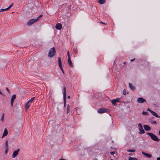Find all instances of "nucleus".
<instances>
[{
    "label": "nucleus",
    "mask_w": 160,
    "mask_h": 160,
    "mask_svg": "<svg viewBox=\"0 0 160 160\" xmlns=\"http://www.w3.org/2000/svg\"><path fill=\"white\" fill-rule=\"evenodd\" d=\"M56 54V51L54 48H51L49 51L48 56L49 58H52Z\"/></svg>",
    "instance_id": "f257e3e1"
},
{
    "label": "nucleus",
    "mask_w": 160,
    "mask_h": 160,
    "mask_svg": "<svg viewBox=\"0 0 160 160\" xmlns=\"http://www.w3.org/2000/svg\"><path fill=\"white\" fill-rule=\"evenodd\" d=\"M147 134L153 140L156 142H159L160 141L159 138L154 134L151 132H147Z\"/></svg>",
    "instance_id": "f03ea898"
},
{
    "label": "nucleus",
    "mask_w": 160,
    "mask_h": 160,
    "mask_svg": "<svg viewBox=\"0 0 160 160\" xmlns=\"http://www.w3.org/2000/svg\"><path fill=\"white\" fill-rule=\"evenodd\" d=\"M63 97L64 107H65L66 102V89L65 87H64L63 89Z\"/></svg>",
    "instance_id": "7ed1b4c3"
},
{
    "label": "nucleus",
    "mask_w": 160,
    "mask_h": 160,
    "mask_svg": "<svg viewBox=\"0 0 160 160\" xmlns=\"http://www.w3.org/2000/svg\"><path fill=\"white\" fill-rule=\"evenodd\" d=\"M138 127H139L138 129L139 131V133L141 134L144 133L145 131L142 128V124L140 123H138Z\"/></svg>",
    "instance_id": "20e7f679"
},
{
    "label": "nucleus",
    "mask_w": 160,
    "mask_h": 160,
    "mask_svg": "<svg viewBox=\"0 0 160 160\" xmlns=\"http://www.w3.org/2000/svg\"><path fill=\"white\" fill-rule=\"evenodd\" d=\"M38 21V19H32L28 21L27 23V25L30 26L34 23Z\"/></svg>",
    "instance_id": "39448f33"
},
{
    "label": "nucleus",
    "mask_w": 160,
    "mask_h": 160,
    "mask_svg": "<svg viewBox=\"0 0 160 160\" xmlns=\"http://www.w3.org/2000/svg\"><path fill=\"white\" fill-rule=\"evenodd\" d=\"M108 110V109L106 108H100L98 109V112L99 113H103L107 112Z\"/></svg>",
    "instance_id": "423d86ee"
},
{
    "label": "nucleus",
    "mask_w": 160,
    "mask_h": 160,
    "mask_svg": "<svg viewBox=\"0 0 160 160\" xmlns=\"http://www.w3.org/2000/svg\"><path fill=\"white\" fill-rule=\"evenodd\" d=\"M19 151L20 149L19 148H18L17 151H14L12 154V157L13 158H14L16 157L17 155H18V152Z\"/></svg>",
    "instance_id": "0eeeda50"
},
{
    "label": "nucleus",
    "mask_w": 160,
    "mask_h": 160,
    "mask_svg": "<svg viewBox=\"0 0 160 160\" xmlns=\"http://www.w3.org/2000/svg\"><path fill=\"white\" fill-rule=\"evenodd\" d=\"M137 102L139 103H142L146 101V100L142 98H139L137 99Z\"/></svg>",
    "instance_id": "6e6552de"
},
{
    "label": "nucleus",
    "mask_w": 160,
    "mask_h": 160,
    "mask_svg": "<svg viewBox=\"0 0 160 160\" xmlns=\"http://www.w3.org/2000/svg\"><path fill=\"white\" fill-rule=\"evenodd\" d=\"M55 28L58 30H61L62 28V25L60 23H58L56 25Z\"/></svg>",
    "instance_id": "1a4fd4ad"
},
{
    "label": "nucleus",
    "mask_w": 160,
    "mask_h": 160,
    "mask_svg": "<svg viewBox=\"0 0 160 160\" xmlns=\"http://www.w3.org/2000/svg\"><path fill=\"white\" fill-rule=\"evenodd\" d=\"M8 134V132L6 128L4 129V132L2 137V138H3L5 136H7Z\"/></svg>",
    "instance_id": "9d476101"
},
{
    "label": "nucleus",
    "mask_w": 160,
    "mask_h": 160,
    "mask_svg": "<svg viewBox=\"0 0 160 160\" xmlns=\"http://www.w3.org/2000/svg\"><path fill=\"white\" fill-rule=\"evenodd\" d=\"M142 153L143 155L147 157L148 158H150L152 157V155L148 153L145 152L143 151H142Z\"/></svg>",
    "instance_id": "9b49d317"
},
{
    "label": "nucleus",
    "mask_w": 160,
    "mask_h": 160,
    "mask_svg": "<svg viewBox=\"0 0 160 160\" xmlns=\"http://www.w3.org/2000/svg\"><path fill=\"white\" fill-rule=\"evenodd\" d=\"M143 127L144 129L146 131H148L151 130V127L148 125H144Z\"/></svg>",
    "instance_id": "f8f14e48"
},
{
    "label": "nucleus",
    "mask_w": 160,
    "mask_h": 160,
    "mask_svg": "<svg viewBox=\"0 0 160 160\" xmlns=\"http://www.w3.org/2000/svg\"><path fill=\"white\" fill-rule=\"evenodd\" d=\"M68 62L69 65L71 67H73V64L71 59V58H68Z\"/></svg>",
    "instance_id": "ddd939ff"
},
{
    "label": "nucleus",
    "mask_w": 160,
    "mask_h": 160,
    "mask_svg": "<svg viewBox=\"0 0 160 160\" xmlns=\"http://www.w3.org/2000/svg\"><path fill=\"white\" fill-rule=\"evenodd\" d=\"M58 63L60 68L62 67V62L60 57L58 58Z\"/></svg>",
    "instance_id": "4468645a"
},
{
    "label": "nucleus",
    "mask_w": 160,
    "mask_h": 160,
    "mask_svg": "<svg viewBox=\"0 0 160 160\" xmlns=\"http://www.w3.org/2000/svg\"><path fill=\"white\" fill-rule=\"evenodd\" d=\"M30 105L31 104L29 103H28V102H27V103L26 104L25 106V108L26 111H27L28 109L29 108V107H30Z\"/></svg>",
    "instance_id": "2eb2a0df"
},
{
    "label": "nucleus",
    "mask_w": 160,
    "mask_h": 160,
    "mask_svg": "<svg viewBox=\"0 0 160 160\" xmlns=\"http://www.w3.org/2000/svg\"><path fill=\"white\" fill-rule=\"evenodd\" d=\"M151 113L154 116L156 117L157 118H159L160 116H159L158 114L155 112L152 111H151Z\"/></svg>",
    "instance_id": "dca6fc26"
},
{
    "label": "nucleus",
    "mask_w": 160,
    "mask_h": 160,
    "mask_svg": "<svg viewBox=\"0 0 160 160\" xmlns=\"http://www.w3.org/2000/svg\"><path fill=\"white\" fill-rule=\"evenodd\" d=\"M129 85L130 88L132 91H134L135 89V88L134 86H133L130 83H129Z\"/></svg>",
    "instance_id": "f3484780"
},
{
    "label": "nucleus",
    "mask_w": 160,
    "mask_h": 160,
    "mask_svg": "<svg viewBox=\"0 0 160 160\" xmlns=\"http://www.w3.org/2000/svg\"><path fill=\"white\" fill-rule=\"evenodd\" d=\"M73 54L74 56L76 55L77 54V50L75 47L73 48Z\"/></svg>",
    "instance_id": "a211bd4d"
},
{
    "label": "nucleus",
    "mask_w": 160,
    "mask_h": 160,
    "mask_svg": "<svg viewBox=\"0 0 160 160\" xmlns=\"http://www.w3.org/2000/svg\"><path fill=\"white\" fill-rule=\"evenodd\" d=\"M106 0H99L98 2L101 4H102L105 3Z\"/></svg>",
    "instance_id": "6ab92c4d"
},
{
    "label": "nucleus",
    "mask_w": 160,
    "mask_h": 160,
    "mask_svg": "<svg viewBox=\"0 0 160 160\" xmlns=\"http://www.w3.org/2000/svg\"><path fill=\"white\" fill-rule=\"evenodd\" d=\"M70 112V106L68 104L67 105V114L68 113Z\"/></svg>",
    "instance_id": "aec40b11"
},
{
    "label": "nucleus",
    "mask_w": 160,
    "mask_h": 160,
    "mask_svg": "<svg viewBox=\"0 0 160 160\" xmlns=\"http://www.w3.org/2000/svg\"><path fill=\"white\" fill-rule=\"evenodd\" d=\"M4 148L5 149H8V141L7 140H6V141L5 145L4 146Z\"/></svg>",
    "instance_id": "412c9836"
},
{
    "label": "nucleus",
    "mask_w": 160,
    "mask_h": 160,
    "mask_svg": "<svg viewBox=\"0 0 160 160\" xmlns=\"http://www.w3.org/2000/svg\"><path fill=\"white\" fill-rule=\"evenodd\" d=\"M16 98V96L15 94L12 95L11 98V99L14 101Z\"/></svg>",
    "instance_id": "4be33fe9"
},
{
    "label": "nucleus",
    "mask_w": 160,
    "mask_h": 160,
    "mask_svg": "<svg viewBox=\"0 0 160 160\" xmlns=\"http://www.w3.org/2000/svg\"><path fill=\"white\" fill-rule=\"evenodd\" d=\"M34 98H35L34 97L32 98L29 100L27 102H28V103H29L31 104V103L32 102V101L34 100Z\"/></svg>",
    "instance_id": "5701e85b"
},
{
    "label": "nucleus",
    "mask_w": 160,
    "mask_h": 160,
    "mask_svg": "<svg viewBox=\"0 0 160 160\" xmlns=\"http://www.w3.org/2000/svg\"><path fill=\"white\" fill-rule=\"evenodd\" d=\"M111 102L114 105L116 106V102L115 99H113L112 100H111Z\"/></svg>",
    "instance_id": "b1692460"
},
{
    "label": "nucleus",
    "mask_w": 160,
    "mask_h": 160,
    "mask_svg": "<svg viewBox=\"0 0 160 160\" xmlns=\"http://www.w3.org/2000/svg\"><path fill=\"white\" fill-rule=\"evenodd\" d=\"M127 151L129 152H134L135 151V150L129 149L127 150Z\"/></svg>",
    "instance_id": "393cba45"
},
{
    "label": "nucleus",
    "mask_w": 160,
    "mask_h": 160,
    "mask_svg": "<svg viewBox=\"0 0 160 160\" xmlns=\"http://www.w3.org/2000/svg\"><path fill=\"white\" fill-rule=\"evenodd\" d=\"M8 10V8H5V9H1L0 10V12H3V11H7V10Z\"/></svg>",
    "instance_id": "a878e982"
},
{
    "label": "nucleus",
    "mask_w": 160,
    "mask_h": 160,
    "mask_svg": "<svg viewBox=\"0 0 160 160\" xmlns=\"http://www.w3.org/2000/svg\"><path fill=\"white\" fill-rule=\"evenodd\" d=\"M142 114L145 115H147L148 114V112L145 111H143L142 113Z\"/></svg>",
    "instance_id": "bb28decb"
},
{
    "label": "nucleus",
    "mask_w": 160,
    "mask_h": 160,
    "mask_svg": "<svg viewBox=\"0 0 160 160\" xmlns=\"http://www.w3.org/2000/svg\"><path fill=\"white\" fill-rule=\"evenodd\" d=\"M42 14L40 15L39 16H38L36 19H38V21L39 20L40 18L42 17Z\"/></svg>",
    "instance_id": "cd10ccee"
},
{
    "label": "nucleus",
    "mask_w": 160,
    "mask_h": 160,
    "mask_svg": "<svg viewBox=\"0 0 160 160\" xmlns=\"http://www.w3.org/2000/svg\"><path fill=\"white\" fill-rule=\"evenodd\" d=\"M8 150V149H5V154H7Z\"/></svg>",
    "instance_id": "c85d7f7f"
},
{
    "label": "nucleus",
    "mask_w": 160,
    "mask_h": 160,
    "mask_svg": "<svg viewBox=\"0 0 160 160\" xmlns=\"http://www.w3.org/2000/svg\"><path fill=\"white\" fill-rule=\"evenodd\" d=\"M13 3H12L10 5V6L8 8V9L9 10L10 8L13 5Z\"/></svg>",
    "instance_id": "c756f323"
},
{
    "label": "nucleus",
    "mask_w": 160,
    "mask_h": 160,
    "mask_svg": "<svg viewBox=\"0 0 160 160\" xmlns=\"http://www.w3.org/2000/svg\"><path fill=\"white\" fill-rule=\"evenodd\" d=\"M67 55L68 56V58H70V55L69 53V51H67Z\"/></svg>",
    "instance_id": "7c9ffc66"
},
{
    "label": "nucleus",
    "mask_w": 160,
    "mask_h": 160,
    "mask_svg": "<svg viewBox=\"0 0 160 160\" xmlns=\"http://www.w3.org/2000/svg\"><path fill=\"white\" fill-rule=\"evenodd\" d=\"M151 123L152 124H156L157 123V122L155 121H152L151 122Z\"/></svg>",
    "instance_id": "2f4dec72"
},
{
    "label": "nucleus",
    "mask_w": 160,
    "mask_h": 160,
    "mask_svg": "<svg viewBox=\"0 0 160 160\" xmlns=\"http://www.w3.org/2000/svg\"><path fill=\"white\" fill-rule=\"evenodd\" d=\"M123 93L124 95H125L126 94V90L125 89H124L123 90Z\"/></svg>",
    "instance_id": "473e14b6"
},
{
    "label": "nucleus",
    "mask_w": 160,
    "mask_h": 160,
    "mask_svg": "<svg viewBox=\"0 0 160 160\" xmlns=\"http://www.w3.org/2000/svg\"><path fill=\"white\" fill-rule=\"evenodd\" d=\"M61 70L62 71V72L63 73V74H64V70H63V68L62 67H61V68H60Z\"/></svg>",
    "instance_id": "72a5a7b5"
},
{
    "label": "nucleus",
    "mask_w": 160,
    "mask_h": 160,
    "mask_svg": "<svg viewBox=\"0 0 160 160\" xmlns=\"http://www.w3.org/2000/svg\"><path fill=\"white\" fill-rule=\"evenodd\" d=\"M119 98H117L116 99H115L116 102H119Z\"/></svg>",
    "instance_id": "f704fd0d"
},
{
    "label": "nucleus",
    "mask_w": 160,
    "mask_h": 160,
    "mask_svg": "<svg viewBox=\"0 0 160 160\" xmlns=\"http://www.w3.org/2000/svg\"><path fill=\"white\" fill-rule=\"evenodd\" d=\"M110 153L112 155H113L115 153V152L114 151L111 152H110Z\"/></svg>",
    "instance_id": "c9c22d12"
},
{
    "label": "nucleus",
    "mask_w": 160,
    "mask_h": 160,
    "mask_svg": "<svg viewBox=\"0 0 160 160\" xmlns=\"http://www.w3.org/2000/svg\"><path fill=\"white\" fill-rule=\"evenodd\" d=\"M6 88V90L9 93H10V90H9V89H8V88Z\"/></svg>",
    "instance_id": "e433bc0d"
},
{
    "label": "nucleus",
    "mask_w": 160,
    "mask_h": 160,
    "mask_svg": "<svg viewBox=\"0 0 160 160\" xmlns=\"http://www.w3.org/2000/svg\"><path fill=\"white\" fill-rule=\"evenodd\" d=\"M128 160H133V158L130 157L129 158Z\"/></svg>",
    "instance_id": "4c0bfd02"
},
{
    "label": "nucleus",
    "mask_w": 160,
    "mask_h": 160,
    "mask_svg": "<svg viewBox=\"0 0 160 160\" xmlns=\"http://www.w3.org/2000/svg\"><path fill=\"white\" fill-rule=\"evenodd\" d=\"M4 118V117H2L0 118V120H1L3 121Z\"/></svg>",
    "instance_id": "58836bf2"
},
{
    "label": "nucleus",
    "mask_w": 160,
    "mask_h": 160,
    "mask_svg": "<svg viewBox=\"0 0 160 160\" xmlns=\"http://www.w3.org/2000/svg\"><path fill=\"white\" fill-rule=\"evenodd\" d=\"M100 23L101 24H105V25H106V23H105V22H103L102 21L100 22Z\"/></svg>",
    "instance_id": "ea45409f"
},
{
    "label": "nucleus",
    "mask_w": 160,
    "mask_h": 160,
    "mask_svg": "<svg viewBox=\"0 0 160 160\" xmlns=\"http://www.w3.org/2000/svg\"><path fill=\"white\" fill-rule=\"evenodd\" d=\"M147 110L149 111L150 112H151L152 111V110H151L149 108H148Z\"/></svg>",
    "instance_id": "a19ab883"
},
{
    "label": "nucleus",
    "mask_w": 160,
    "mask_h": 160,
    "mask_svg": "<svg viewBox=\"0 0 160 160\" xmlns=\"http://www.w3.org/2000/svg\"><path fill=\"white\" fill-rule=\"evenodd\" d=\"M14 101L11 99V103H13Z\"/></svg>",
    "instance_id": "79ce46f5"
},
{
    "label": "nucleus",
    "mask_w": 160,
    "mask_h": 160,
    "mask_svg": "<svg viewBox=\"0 0 160 160\" xmlns=\"http://www.w3.org/2000/svg\"><path fill=\"white\" fill-rule=\"evenodd\" d=\"M71 6L70 5H68V8L69 9H70L71 8Z\"/></svg>",
    "instance_id": "37998d69"
},
{
    "label": "nucleus",
    "mask_w": 160,
    "mask_h": 160,
    "mask_svg": "<svg viewBox=\"0 0 160 160\" xmlns=\"http://www.w3.org/2000/svg\"><path fill=\"white\" fill-rule=\"evenodd\" d=\"M157 160H160V157L157 158Z\"/></svg>",
    "instance_id": "c03bdc74"
},
{
    "label": "nucleus",
    "mask_w": 160,
    "mask_h": 160,
    "mask_svg": "<svg viewBox=\"0 0 160 160\" xmlns=\"http://www.w3.org/2000/svg\"><path fill=\"white\" fill-rule=\"evenodd\" d=\"M135 58H134V59H131V62H132V61H134V60H135Z\"/></svg>",
    "instance_id": "a18cd8bd"
},
{
    "label": "nucleus",
    "mask_w": 160,
    "mask_h": 160,
    "mask_svg": "<svg viewBox=\"0 0 160 160\" xmlns=\"http://www.w3.org/2000/svg\"><path fill=\"white\" fill-rule=\"evenodd\" d=\"M13 103H11V105L12 107L13 106Z\"/></svg>",
    "instance_id": "49530a36"
},
{
    "label": "nucleus",
    "mask_w": 160,
    "mask_h": 160,
    "mask_svg": "<svg viewBox=\"0 0 160 160\" xmlns=\"http://www.w3.org/2000/svg\"><path fill=\"white\" fill-rule=\"evenodd\" d=\"M137 158H133V160H137Z\"/></svg>",
    "instance_id": "de8ad7c7"
},
{
    "label": "nucleus",
    "mask_w": 160,
    "mask_h": 160,
    "mask_svg": "<svg viewBox=\"0 0 160 160\" xmlns=\"http://www.w3.org/2000/svg\"><path fill=\"white\" fill-rule=\"evenodd\" d=\"M0 95H3L2 93V92L0 90Z\"/></svg>",
    "instance_id": "09e8293b"
},
{
    "label": "nucleus",
    "mask_w": 160,
    "mask_h": 160,
    "mask_svg": "<svg viewBox=\"0 0 160 160\" xmlns=\"http://www.w3.org/2000/svg\"><path fill=\"white\" fill-rule=\"evenodd\" d=\"M68 99H70V96H68Z\"/></svg>",
    "instance_id": "8fccbe9b"
},
{
    "label": "nucleus",
    "mask_w": 160,
    "mask_h": 160,
    "mask_svg": "<svg viewBox=\"0 0 160 160\" xmlns=\"http://www.w3.org/2000/svg\"><path fill=\"white\" fill-rule=\"evenodd\" d=\"M4 113H3L2 115V117H4Z\"/></svg>",
    "instance_id": "3c124183"
},
{
    "label": "nucleus",
    "mask_w": 160,
    "mask_h": 160,
    "mask_svg": "<svg viewBox=\"0 0 160 160\" xmlns=\"http://www.w3.org/2000/svg\"><path fill=\"white\" fill-rule=\"evenodd\" d=\"M159 134L160 135V130H159L158 132Z\"/></svg>",
    "instance_id": "603ef678"
},
{
    "label": "nucleus",
    "mask_w": 160,
    "mask_h": 160,
    "mask_svg": "<svg viewBox=\"0 0 160 160\" xmlns=\"http://www.w3.org/2000/svg\"><path fill=\"white\" fill-rule=\"evenodd\" d=\"M115 157H116V156H117V154H116V155L115 156H114Z\"/></svg>",
    "instance_id": "864d4df0"
},
{
    "label": "nucleus",
    "mask_w": 160,
    "mask_h": 160,
    "mask_svg": "<svg viewBox=\"0 0 160 160\" xmlns=\"http://www.w3.org/2000/svg\"><path fill=\"white\" fill-rule=\"evenodd\" d=\"M129 155H132V154H131V153H129Z\"/></svg>",
    "instance_id": "5fc2aeb1"
},
{
    "label": "nucleus",
    "mask_w": 160,
    "mask_h": 160,
    "mask_svg": "<svg viewBox=\"0 0 160 160\" xmlns=\"http://www.w3.org/2000/svg\"><path fill=\"white\" fill-rule=\"evenodd\" d=\"M123 64H126V62H123Z\"/></svg>",
    "instance_id": "6e6d98bb"
},
{
    "label": "nucleus",
    "mask_w": 160,
    "mask_h": 160,
    "mask_svg": "<svg viewBox=\"0 0 160 160\" xmlns=\"http://www.w3.org/2000/svg\"><path fill=\"white\" fill-rule=\"evenodd\" d=\"M93 160H97V159H94Z\"/></svg>",
    "instance_id": "4d7b16f0"
}]
</instances>
